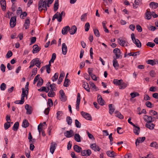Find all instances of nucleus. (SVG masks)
Segmentation results:
<instances>
[{
    "mask_svg": "<svg viewBox=\"0 0 158 158\" xmlns=\"http://www.w3.org/2000/svg\"><path fill=\"white\" fill-rule=\"evenodd\" d=\"M144 117H147V119H146L145 118H144L145 121L147 122V123H150L154 121V120H153V118H155V117H153L152 118V116H148L147 115H144Z\"/></svg>",
    "mask_w": 158,
    "mask_h": 158,
    "instance_id": "nucleus-11",
    "label": "nucleus"
},
{
    "mask_svg": "<svg viewBox=\"0 0 158 158\" xmlns=\"http://www.w3.org/2000/svg\"><path fill=\"white\" fill-rule=\"evenodd\" d=\"M131 38L134 44L138 48L141 47V44L140 41L138 39H136L135 36V35L133 33L131 34Z\"/></svg>",
    "mask_w": 158,
    "mask_h": 158,
    "instance_id": "nucleus-2",
    "label": "nucleus"
},
{
    "mask_svg": "<svg viewBox=\"0 0 158 158\" xmlns=\"http://www.w3.org/2000/svg\"><path fill=\"white\" fill-rule=\"evenodd\" d=\"M30 24V21L29 19H26L24 24V27H25V29H27L29 28Z\"/></svg>",
    "mask_w": 158,
    "mask_h": 158,
    "instance_id": "nucleus-34",
    "label": "nucleus"
},
{
    "mask_svg": "<svg viewBox=\"0 0 158 158\" xmlns=\"http://www.w3.org/2000/svg\"><path fill=\"white\" fill-rule=\"evenodd\" d=\"M149 74L150 76L152 77H156V73L154 70H151L149 72Z\"/></svg>",
    "mask_w": 158,
    "mask_h": 158,
    "instance_id": "nucleus-55",
    "label": "nucleus"
},
{
    "mask_svg": "<svg viewBox=\"0 0 158 158\" xmlns=\"http://www.w3.org/2000/svg\"><path fill=\"white\" fill-rule=\"evenodd\" d=\"M73 131L70 130L69 131H67L64 133V135L67 138H70L73 135Z\"/></svg>",
    "mask_w": 158,
    "mask_h": 158,
    "instance_id": "nucleus-12",
    "label": "nucleus"
},
{
    "mask_svg": "<svg viewBox=\"0 0 158 158\" xmlns=\"http://www.w3.org/2000/svg\"><path fill=\"white\" fill-rule=\"evenodd\" d=\"M19 124L18 122H15L13 126L12 129L14 131H16L19 128Z\"/></svg>",
    "mask_w": 158,
    "mask_h": 158,
    "instance_id": "nucleus-37",
    "label": "nucleus"
},
{
    "mask_svg": "<svg viewBox=\"0 0 158 158\" xmlns=\"http://www.w3.org/2000/svg\"><path fill=\"white\" fill-rule=\"evenodd\" d=\"M32 48L33 50L32 52L33 53H38L40 50V48H39L37 44H35L33 46Z\"/></svg>",
    "mask_w": 158,
    "mask_h": 158,
    "instance_id": "nucleus-17",
    "label": "nucleus"
},
{
    "mask_svg": "<svg viewBox=\"0 0 158 158\" xmlns=\"http://www.w3.org/2000/svg\"><path fill=\"white\" fill-rule=\"evenodd\" d=\"M0 4L2 7V9L3 11H5L6 9V3L5 0H1Z\"/></svg>",
    "mask_w": 158,
    "mask_h": 158,
    "instance_id": "nucleus-23",
    "label": "nucleus"
},
{
    "mask_svg": "<svg viewBox=\"0 0 158 158\" xmlns=\"http://www.w3.org/2000/svg\"><path fill=\"white\" fill-rule=\"evenodd\" d=\"M148 64H149L152 65H153L156 64V61L155 60H148L147 61Z\"/></svg>",
    "mask_w": 158,
    "mask_h": 158,
    "instance_id": "nucleus-41",
    "label": "nucleus"
},
{
    "mask_svg": "<svg viewBox=\"0 0 158 158\" xmlns=\"http://www.w3.org/2000/svg\"><path fill=\"white\" fill-rule=\"evenodd\" d=\"M10 127V122L6 123L4 124V127L5 130H7Z\"/></svg>",
    "mask_w": 158,
    "mask_h": 158,
    "instance_id": "nucleus-51",
    "label": "nucleus"
},
{
    "mask_svg": "<svg viewBox=\"0 0 158 158\" xmlns=\"http://www.w3.org/2000/svg\"><path fill=\"white\" fill-rule=\"evenodd\" d=\"M91 154V151L90 149L85 150L81 151V154L83 156H89Z\"/></svg>",
    "mask_w": 158,
    "mask_h": 158,
    "instance_id": "nucleus-7",
    "label": "nucleus"
},
{
    "mask_svg": "<svg viewBox=\"0 0 158 158\" xmlns=\"http://www.w3.org/2000/svg\"><path fill=\"white\" fill-rule=\"evenodd\" d=\"M98 103L101 106H103L104 104V101L102 98H101L100 99H98Z\"/></svg>",
    "mask_w": 158,
    "mask_h": 158,
    "instance_id": "nucleus-58",
    "label": "nucleus"
},
{
    "mask_svg": "<svg viewBox=\"0 0 158 158\" xmlns=\"http://www.w3.org/2000/svg\"><path fill=\"white\" fill-rule=\"evenodd\" d=\"M149 6L152 8L156 9L158 7V3L154 2H152L150 3Z\"/></svg>",
    "mask_w": 158,
    "mask_h": 158,
    "instance_id": "nucleus-24",
    "label": "nucleus"
},
{
    "mask_svg": "<svg viewBox=\"0 0 158 158\" xmlns=\"http://www.w3.org/2000/svg\"><path fill=\"white\" fill-rule=\"evenodd\" d=\"M63 114V113L62 111H58L56 113V118L58 119H59V116H61Z\"/></svg>",
    "mask_w": 158,
    "mask_h": 158,
    "instance_id": "nucleus-56",
    "label": "nucleus"
},
{
    "mask_svg": "<svg viewBox=\"0 0 158 158\" xmlns=\"http://www.w3.org/2000/svg\"><path fill=\"white\" fill-rule=\"evenodd\" d=\"M150 146L151 147L155 148L156 149L158 148V144L156 142H153L151 143Z\"/></svg>",
    "mask_w": 158,
    "mask_h": 158,
    "instance_id": "nucleus-43",
    "label": "nucleus"
},
{
    "mask_svg": "<svg viewBox=\"0 0 158 158\" xmlns=\"http://www.w3.org/2000/svg\"><path fill=\"white\" fill-rule=\"evenodd\" d=\"M74 149L75 151L77 152H81V151H82L81 148L76 145L74 146Z\"/></svg>",
    "mask_w": 158,
    "mask_h": 158,
    "instance_id": "nucleus-29",
    "label": "nucleus"
},
{
    "mask_svg": "<svg viewBox=\"0 0 158 158\" xmlns=\"http://www.w3.org/2000/svg\"><path fill=\"white\" fill-rule=\"evenodd\" d=\"M139 52H133L132 54L131 52L127 54L129 56H136L138 55H139Z\"/></svg>",
    "mask_w": 158,
    "mask_h": 158,
    "instance_id": "nucleus-53",
    "label": "nucleus"
},
{
    "mask_svg": "<svg viewBox=\"0 0 158 158\" xmlns=\"http://www.w3.org/2000/svg\"><path fill=\"white\" fill-rule=\"evenodd\" d=\"M16 17L13 16L11 17L10 20V24L11 28H13L15 27L16 24Z\"/></svg>",
    "mask_w": 158,
    "mask_h": 158,
    "instance_id": "nucleus-4",
    "label": "nucleus"
},
{
    "mask_svg": "<svg viewBox=\"0 0 158 158\" xmlns=\"http://www.w3.org/2000/svg\"><path fill=\"white\" fill-rule=\"evenodd\" d=\"M64 73H61L60 75V77L58 79V84H60L62 81L64 77Z\"/></svg>",
    "mask_w": 158,
    "mask_h": 158,
    "instance_id": "nucleus-35",
    "label": "nucleus"
},
{
    "mask_svg": "<svg viewBox=\"0 0 158 158\" xmlns=\"http://www.w3.org/2000/svg\"><path fill=\"white\" fill-rule=\"evenodd\" d=\"M114 59L113 60V65L114 67L116 69H118L119 66V64L116 58L115 57H113Z\"/></svg>",
    "mask_w": 158,
    "mask_h": 158,
    "instance_id": "nucleus-19",
    "label": "nucleus"
},
{
    "mask_svg": "<svg viewBox=\"0 0 158 158\" xmlns=\"http://www.w3.org/2000/svg\"><path fill=\"white\" fill-rule=\"evenodd\" d=\"M75 124L77 128H80L81 127V124L77 119L75 120Z\"/></svg>",
    "mask_w": 158,
    "mask_h": 158,
    "instance_id": "nucleus-57",
    "label": "nucleus"
},
{
    "mask_svg": "<svg viewBox=\"0 0 158 158\" xmlns=\"http://www.w3.org/2000/svg\"><path fill=\"white\" fill-rule=\"evenodd\" d=\"M81 115L85 118L88 120H91L92 117L88 113L82 111L81 112Z\"/></svg>",
    "mask_w": 158,
    "mask_h": 158,
    "instance_id": "nucleus-5",
    "label": "nucleus"
},
{
    "mask_svg": "<svg viewBox=\"0 0 158 158\" xmlns=\"http://www.w3.org/2000/svg\"><path fill=\"white\" fill-rule=\"evenodd\" d=\"M63 14H64V15H65V13L64 11H62L60 13L57 12L53 16L52 18V20L54 21L56 19L58 22H61L62 21V17Z\"/></svg>",
    "mask_w": 158,
    "mask_h": 158,
    "instance_id": "nucleus-1",
    "label": "nucleus"
},
{
    "mask_svg": "<svg viewBox=\"0 0 158 158\" xmlns=\"http://www.w3.org/2000/svg\"><path fill=\"white\" fill-rule=\"evenodd\" d=\"M127 86V85L126 83L123 82V81L121 82V84L119 85V89H125Z\"/></svg>",
    "mask_w": 158,
    "mask_h": 158,
    "instance_id": "nucleus-47",
    "label": "nucleus"
},
{
    "mask_svg": "<svg viewBox=\"0 0 158 158\" xmlns=\"http://www.w3.org/2000/svg\"><path fill=\"white\" fill-rule=\"evenodd\" d=\"M112 104H110L109 105V112L111 114H112L115 110V108L112 106Z\"/></svg>",
    "mask_w": 158,
    "mask_h": 158,
    "instance_id": "nucleus-33",
    "label": "nucleus"
},
{
    "mask_svg": "<svg viewBox=\"0 0 158 158\" xmlns=\"http://www.w3.org/2000/svg\"><path fill=\"white\" fill-rule=\"evenodd\" d=\"M62 53L64 55L66 54L67 51V47L65 43L62 44Z\"/></svg>",
    "mask_w": 158,
    "mask_h": 158,
    "instance_id": "nucleus-16",
    "label": "nucleus"
},
{
    "mask_svg": "<svg viewBox=\"0 0 158 158\" xmlns=\"http://www.w3.org/2000/svg\"><path fill=\"white\" fill-rule=\"evenodd\" d=\"M90 147L91 148L94 150L95 151H99L100 150L99 147L98 145H96L95 143L91 144L90 146Z\"/></svg>",
    "mask_w": 158,
    "mask_h": 158,
    "instance_id": "nucleus-18",
    "label": "nucleus"
},
{
    "mask_svg": "<svg viewBox=\"0 0 158 158\" xmlns=\"http://www.w3.org/2000/svg\"><path fill=\"white\" fill-rule=\"evenodd\" d=\"M56 144L54 142H52L51 143L50 147V152L53 154L56 149Z\"/></svg>",
    "mask_w": 158,
    "mask_h": 158,
    "instance_id": "nucleus-14",
    "label": "nucleus"
},
{
    "mask_svg": "<svg viewBox=\"0 0 158 158\" xmlns=\"http://www.w3.org/2000/svg\"><path fill=\"white\" fill-rule=\"evenodd\" d=\"M135 128L134 129V132L136 135H138L140 131V129L139 127L136 126H133Z\"/></svg>",
    "mask_w": 158,
    "mask_h": 158,
    "instance_id": "nucleus-31",
    "label": "nucleus"
},
{
    "mask_svg": "<svg viewBox=\"0 0 158 158\" xmlns=\"http://www.w3.org/2000/svg\"><path fill=\"white\" fill-rule=\"evenodd\" d=\"M113 53L115 54L116 55L115 58L118 59L120 56V50L118 48H116L113 50Z\"/></svg>",
    "mask_w": 158,
    "mask_h": 158,
    "instance_id": "nucleus-10",
    "label": "nucleus"
},
{
    "mask_svg": "<svg viewBox=\"0 0 158 158\" xmlns=\"http://www.w3.org/2000/svg\"><path fill=\"white\" fill-rule=\"evenodd\" d=\"M66 121L69 125H71L72 123V119L70 116L66 117Z\"/></svg>",
    "mask_w": 158,
    "mask_h": 158,
    "instance_id": "nucleus-39",
    "label": "nucleus"
},
{
    "mask_svg": "<svg viewBox=\"0 0 158 158\" xmlns=\"http://www.w3.org/2000/svg\"><path fill=\"white\" fill-rule=\"evenodd\" d=\"M141 0H135V4H133V8L134 9H136L138 7V6L139 5Z\"/></svg>",
    "mask_w": 158,
    "mask_h": 158,
    "instance_id": "nucleus-26",
    "label": "nucleus"
},
{
    "mask_svg": "<svg viewBox=\"0 0 158 158\" xmlns=\"http://www.w3.org/2000/svg\"><path fill=\"white\" fill-rule=\"evenodd\" d=\"M43 83V80L41 77H40L38 83L37 84V85L38 86H41Z\"/></svg>",
    "mask_w": 158,
    "mask_h": 158,
    "instance_id": "nucleus-50",
    "label": "nucleus"
},
{
    "mask_svg": "<svg viewBox=\"0 0 158 158\" xmlns=\"http://www.w3.org/2000/svg\"><path fill=\"white\" fill-rule=\"evenodd\" d=\"M146 45L148 46L153 48L155 46V44L153 43L148 42L147 44Z\"/></svg>",
    "mask_w": 158,
    "mask_h": 158,
    "instance_id": "nucleus-62",
    "label": "nucleus"
},
{
    "mask_svg": "<svg viewBox=\"0 0 158 158\" xmlns=\"http://www.w3.org/2000/svg\"><path fill=\"white\" fill-rule=\"evenodd\" d=\"M70 82V80L66 78V77L64 81V86L65 87H67L69 86V83Z\"/></svg>",
    "mask_w": 158,
    "mask_h": 158,
    "instance_id": "nucleus-44",
    "label": "nucleus"
},
{
    "mask_svg": "<svg viewBox=\"0 0 158 158\" xmlns=\"http://www.w3.org/2000/svg\"><path fill=\"white\" fill-rule=\"evenodd\" d=\"M70 30V27L69 26H66L64 27L62 31V33L64 35H66L68 33V31Z\"/></svg>",
    "mask_w": 158,
    "mask_h": 158,
    "instance_id": "nucleus-22",
    "label": "nucleus"
},
{
    "mask_svg": "<svg viewBox=\"0 0 158 158\" xmlns=\"http://www.w3.org/2000/svg\"><path fill=\"white\" fill-rule=\"evenodd\" d=\"M145 137H143L142 138L139 137L135 141V144L136 146L139 145L140 142H143L145 140Z\"/></svg>",
    "mask_w": 158,
    "mask_h": 158,
    "instance_id": "nucleus-15",
    "label": "nucleus"
},
{
    "mask_svg": "<svg viewBox=\"0 0 158 158\" xmlns=\"http://www.w3.org/2000/svg\"><path fill=\"white\" fill-rule=\"evenodd\" d=\"M94 34L96 36L98 37L100 36L99 32L98 30L97 29H94Z\"/></svg>",
    "mask_w": 158,
    "mask_h": 158,
    "instance_id": "nucleus-61",
    "label": "nucleus"
},
{
    "mask_svg": "<svg viewBox=\"0 0 158 158\" xmlns=\"http://www.w3.org/2000/svg\"><path fill=\"white\" fill-rule=\"evenodd\" d=\"M145 126L150 130H152L154 128L155 125L152 123H147L146 124Z\"/></svg>",
    "mask_w": 158,
    "mask_h": 158,
    "instance_id": "nucleus-28",
    "label": "nucleus"
},
{
    "mask_svg": "<svg viewBox=\"0 0 158 158\" xmlns=\"http://www.w3.org/2000/svg\"><path fill=\"white\" fill-rule=\"evenodd\" d=\"M80 138L81 136L79 134H75L74 135V139L77 142H80L81 141Z\"/></svg>",
    "mask_w": 158,
    "mask_h": 158,
    "instance_id": "nucleus-38",
    "label": "nucleus"
},
{
    "mask_svg": "<svg viewBox=\"0 0 158 158\" xmlns=\"http://www.w3.org/2000/svg\"><path fill=\"white\" fill-rule=\"evenodd\" d=\"M0 88L2 90V91L4 90L6 88V84L5 83H2L1 84V85H0Z\"/></svg>",
    "mask_w": 158,
    "mask_h": 158,
    "instance_id": "nucleus-54",
    "label": "nucleus"
},
{
    "mask_svg": "<svg viewBox=\"0 0 158 158\" xmlns=\"http://www.w3.org/2000/svg\"><path fill=\"white\" fill-rule=\"evenodd\" d=\"M55 95V94L53 91L49 90V91L48 93V96L49 97H53Z\"/></svg>",
    "mask_w": 158,
    "mask_h": 158,
    "instance_id": "nucleus-45",
    "label": "nucleus"
},
{
    "mask_svg": "<svg viewBox=\"0 0 158 158\" xmlns=\"http://www.w3.org/2000/svg\"><path fill=\"white\" fill-rule=\"evenodd\" d=\"M46 0H40L38 3V9L42 11L43 8H46Z\"/></svg>",
    "mask_w": 158,
    "mask_h": 158,
    "instance_id": "nucleus-3",
    "label": "nucleus"
},
{
    "mask_svg": "<svg viewBox=\"0 0 158 158\" xmlns=\"http://www.w3.org/2000/svg\"><path fill=\"white\" fill-rule=\"evenodd\" d=\"M115 153L114 151H109L107 152L106 154L107 155L111 157H114V156H115Z\"/></svg>",
    "mask_w": 158,
    "mask_h": 158,
    "instance_id": "nucleus-30",
    "label": "nucleus"
},
{
    "mask_svg": "<svg viewBox=\"0 0 158 158\" xmlns=\"http://www.w3.org/2000/svg\"><path fill=\"white\" fill-rule=\"evenodd\" d=\"M136 28L137 30L139 32H140L142 31V28L139 25H137L136 26Z\"/></svg>",
    "mask_w": 158,
    "mask_h": 158,
    "instance_id": "nucleus-64",
    "label": "nucleus"
},
{
    "mask_svg": "<svg viewBox=\"0 0 158 158\" xmlns=\"http://www.w3.org/2000/svg\"><path fill=\"white\" fill-rule=\"evenodd\" d=\"M59 74L58 73H56L52 77V79L53 81H56L58 79Z\"/></svg>",
    "mask_w": 158,
    "mask_h": 158,
    "instance_id": "nucleus-48",
    "label": "nucleus"
},
{
    "mask_svg": "<svg viewBox=\"0 0 158 158\" xmlns=\"http://www.w3.org/2000/svg\"><path fill=\"white\" fill-rule=\"evenodd\" d=\"M83 87L85 88V89L88 92H89L90 89L89 87V85L88 83L86 82H83L82 84Z\"/></svg>",
    "mask_w": 158,
    "mask_h": 158,
    "instance_id": "nucleus-25",
    "label": "nucleus"
},
{
    "mask_svg": "<svg viewBox=\"0 0 158 158\" xmlns=\"http://www.w3.org/2000/svg\"><path fill=\"white\" fill-rule=\"evenodd\" d=\"M90 27V25L89 23H87L85 25V31H89Z\"/></svg>",
    "mask_w": 158,
    "mask_h": 158,
    "instance_id": "nucleus-60",
    "label": "nucleus"
},
{
    "mask_svg": "<svg viewBox=\"0 0 158 158\" xmlns=\"http://www.w3.org/2000/svg\"><path fill=\"white\" fill-rule=\"evenodd\" d=\"M77 30V28L74 25L72 26L70 30H69V32L71 35H73L75 33Z\"/></svg>",
    "mask_w": 158,
    "mask_h": 158,
    "instance_id": "nucleus-21",
    "label": "nucleus"
},
{
    "mask_svg": "<svg viewBox=\"0 0 158 158\" xmlns=\"http://www.w3.org/2000/svg\"><path fill=\"white\" fill-rule=\"evenodd\" d=\"M59 93L61 95V98H60L61 100L63 102L67 100V98L64 91L62 89L60 90V91Z\"/></svg>",
    "mask_w": 158,
    "mask_h": 158,
    "instance_id": "nucleus-8",
    "label": "nucleus"
},
{
    "mask_svg": "<svg viewBox=\"0 0 158 158\" xmlns=\"http://www.w3.org/2000/svg\"><path fill=\"white\" fill-rule=\"evenodd\" d=\"M50 87L51 88L49 89V90H51L52 91H56V84H55L53 83L52 84H50Z\"/></svg>",
    "mask_w": 158,
    "mask_h": 158,
    "instance_id": "nucleus-42",
    "label": "nucleus"
},
{
    "mask_svg": "<svg viewBox=\"0 0 158 158\" xmlns=\"http://www.w3.org/2000/svg\"><path fill=\"white\" fill-rule=\"evenodd\" d=\"M151 12H150L149 9H148L145 13V18L149 20L151 18Z\"/></svg>",
    "mask_w": 158,
    "mask_h": 158,
    "instance_id": "nucleus-13",
    "label": "nucleus"
},
{
    "mask_svg": "<svg viewBox=\"0 0 158 158\" xmlns=\"http://www.w3.org/2000/svg\"><path fill=\"white\" fill-rule=\"evenodd\" d=\"M12 52L10 50L9 51L6 55V57L7 58H9L12 56Z\"/></svg>",
    "mask_w": 158,
    "mask_h": 158,
    "instance_id": "nucleus-59",
    "label": "nucleus"
},
{
    "mask_svg": "<svg viewBox=\"0 0 158 158\" xmlns=\"http://www.w3.org/2000/svg\"><path fill=\"white\" fill-rule=\"evenodd\" d=\"M115 113L116 114L115 116L120 119H122L123 118V116L119 112L116 111Z\"/></svg>",
    "mask_w": 158,
    "mask_h": 158,
    "instance_id": "nucleus-40",
    "label": "nucleus"
},
{
    "mask_svg": "<svg viewBox=\"0 0 158 158\" xmlns=\"http://www.w3.org/2000/svg\"><path fill=\"white\" fill-rule=\"evenodd\" d=\"M43 126V124L42 123H40V124L38 126V130L39 131V134H40L41 132L44 131L42 127Z\"/></svg>",
    "mask_w": 158,
    "mask_h": 158,
    "instance_id": "nucleus-49",
    "label": "nucleus"
},
{
    "mask_svg": "<svg viewBox=\"0 0 158 158\" xmlns=\"http://www.w3.org/2000/svg\"><path fill=\"white\" fill-rule=\"evenodd\" d=\"M40 75L39 74H38L35 77L34 81H33V84H35L36 82V81L39 79Z\"/></svg>",
    "mask_w": 158,
    "mask_h": 158,
    "instance_id": "nucleus-63",
    "label": "nucleus"
},
{
    "mask_svg": "<svg viewBox=\"0 0 158 158\" xmlns=\"http://www.w3.org/2000/svg\"><path fill=\"white\" fill-rule=\"evenodd\" d=\"M29 125V124L27 120L26 119H24L23 122L22 126L26 128L28 127Z\"/></svg>",
    "mask_w": 158,
    "mask_h": 158,
    "instance_id": "nucleus-27",
    "label": "nucleus"
},
{
    "mask_svg": "<svg viewBox=\"0 0 158 158\" xmlns=\"http://www.w3.org/2000/svg\"><path fill=\"white\" fill-rule=\"evenodd\" d=\"M118 42L121 46H127V45H125L126 44V41L124 40L122 38H119L118 39Z\"/></svg>",
    "mask_w": 158,
    "mask_h": 158,
    "instance_id": "nucleus-20",
    "label": "nucleus"
},
{
    "mask_svg": "<svg viewBox=\"0 0 158 158\" xmlns=\"http://www.w3.org/2000/svg\"><path fill=\"white\" fill-rule=\"evenodd\" d=\"M81 100V95L79 93H78L76 104V109L77 111L79 110V105Z\"/></svg>",
    "mask_w": 158,
    "mask_h": 158,
    "instance_id": "nucleus-6",
    "label": "nucleus"
},
{
    "mask_svg": "<svg viewBox=\"0 0 158 158\" xmlns=\"http://www.w3.org/2000/svg\"><path fill=\"white\" fill-rule=\"evenodd\" d=\"M25 109L27 110L26 114H30L32 113V108L31 106H29V105L26 104L25 106Z\"/></svg>",
    "mask_w": 158,
    "mask_h": 158,
    "instance_id": "nucleus-9",
    "label": "nucleus"
},
{
    "mask_svg": "<svg viewBox=\"0 0 158 158\" xmlns=\"http://www.w3.org/2000/svg\"><path fill=\"white\" fill-rule=\"evenodd\" d=\"M150 114L151 116H156L157 115V112L155 111L151 110L149 111Z\"/></svg>",
    "mask_w": 158,
    "mask_h": 158,
    "instance_id": "nucleus-52",
    "label": "nucleus"
},
{
    "mask_svg": "<svg viewBox=\"0 0 158 158\" xmlns=\"http://www.w3.org/2000/svg\"><path fill=\"white\" fill-rule=\"evenodd\" d=\"M123 81L122 79L118 80L117 79H114L113 80V83L114 84L116 85H120L121 84V82Z\"/></svg>",
    "mask_w": 158,
    "mask_h": 158,
    "instance_id": "nucleus-32",
    "label": "nucleus"
},
{
    "mask_svg": "<svg viewBox=\"0 0 158 158\" xmlns=\"http://www.w3.org/2000/svg\"><path fill=\"white\" fill-rule=\"evenodd\" d=\"M58 0H56L55 3L54 4V11L56 12L57 11L58 8Z\"/></svg>",
    "mask_w": 158,
    "mask_h": 158,
    "instance_id": "nucleus-36",
    "label": "nucleus"
},
{
    "mask_svg": "<svg viewBox=\"0 0 158 158\" xmlns=\"http://www.w3.org/2000/svg\"><path fill=\"white\" fill-rule=\"evenodd\" d=\"M130 95L131 97V98H133L136 96H139V94L137 92H133L131 93L130 94Z\"/></svg>",
    "mask_w": 158,
    "mask_h": 158,
    "instance_id": "nucleus-46",
    "label": "nucleus"
}]
</instances>
